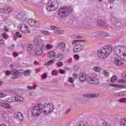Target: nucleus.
<instances>
[{
    "instance_id": "nucleus-42",
    "label": "nucleus",
    "mask_w": 126,
    "mask_h": 126,
    "mask_svg": "<svg viewBox=\"0 0 126 126\" xmlns=\"http://www.w3.org/2000/svg\"><path fill=\"white\" fill-rule=\"evenodd\" d=\"M27 88L29 90H32V89H36V85H33L32 87L29 86H28Z\"/></svg>"
},
{
    "instance_id": "nucleus-57",
    "label": "nucleus",
    "mask_w": 126,
    "mask_h": 126,
    "mask_svg": "<svg viewBox=\"0 0 126 126\" xmlns=\"http://www.w3.org/2000/svg\"><path fill=\"white\" fill-rule=\"evenodd\" d=\"M13 56H14V57H18V56H19V53L14 52L13 53Z\"/></svg>"
},
{
    "instance_id": "nucleus-41",
    "label": "nucleus",
    "mask_w": 126,
    "mask_h": 126,
    "mask_svg": "<svg viewBox=\"0 0 126 126\" xmlns=\"http://www.w3.org/2000/svg\"><path fill=\"white\" fill-rule=\"evenodd\" d=\"M108 26H109V25L107 24V22H106L105 21H102V27L108 28Z\"/></svg>"
},
{
    "instance_id": "nucleus-39",
    "label": "nucleus",
    "mask_w": 126,
    "mask_h": 126,
    "mask_svg": "<svg viewBox=\"0 0 126 126\" xmlns=\"http://www.w3.org/2000/svg\"><path fill=\"white\" fill-rule=\"evenodd\" d=\"M41 33H43L44 35H50V32H48L47 31L42 30L41 31Z\"/></svg>"
},
{
    "instance_id": "nucleus-48",
    "label": "nucleus",
    "mask_w": 126,
    "mask_h": 126,
    "mask_svg": "<svg viewBox=\"0 0 126 126\" xmlns=\"http://www.w3.org/2000/svg\"><path fill=\"white\" fill-rule=\"evenodd\" d=\"M33 27H40V23H39V22L35 21V24L33 26Z\"/></svg>"
},
{
    "instance_id": "nucleus-33",
    "label": "nucleus",
    "mask_w": 126,
    "mask_h": 126,
    "mask_svg": "<svg viewBox=\"0 0 126 126\" xmlns=\"http://www.w3.org/2000/svg\"><path fill=\"white\" fill-rule=\"evenodd\" d=\"M124 96H126V91H122L119 93L120 97H124Z\"/></svg>"
},
{
    "instance_id": "nucleus-61",
    "label": "nucleus",
    "mask_w": 126,
    "mask_h": 126,
    "mask_svg": "<svg viewBox=\"0 0 126 126\" xmlns=\"http://www.w3.org/2000/svg\"><path fill=\"white\" fill-rule=\"evenodd\" d=\"M70 113V108H69L65 113V115H68Z\"/></svg>"
},
{
    "instance_id": "nucleus-4",
    "label": "nucleus",
    "mask_w": 126,
    "mask_h": 126,
    "mask_svg": "<svg viewBox=\"0 0 126 126\" xmlns=\"http://www.w3.org/2000/svg\"><path fill=\"white\" fill-rule=\"evenodd\" d=\"M60 2L59 0H50L47 4L46 9L48 11H54L59 8Z\"/></svg>"
},
{
    "instance_id": "nucleus-23",
    "label": "nucleus",
    "mask_w": 126,
    "mask_h": 126,
    "mask_svg": "<svg viewBox=\"0 0 126 126\" xmlns=\"http://www.w3.org/2000/svg\"><path fill=\"white\" fill-rule=\"evenodd\" d=\"M57 48L58 49H63V48H65V44H64V42H59L57 46Z\"/></svg>"
},
{
    "instance_id": "nucleus-60",
    "label": "nucleus",
    "mask_w": 126,
    "mask_h": 126,
    "mask_svg": "<svg viewBox=\"0 0 126 126\" xmlns=\"http://www.w3.org/2000/svg\"><path fill=\"white\" fill-rule=\"evenodd\" d=\"M2 36L4 39H6V38H7V34L5 32L3 33Z\"/></svg>"
},
{
    "instance_id": "nucleus-22",
    "label": "nucleus",
    "mask_w": 126,
    "mask_h": 126,
    "mask_svg": "<svg viewBox=\"0 0 126 126\" xmlns=\"http://www.w3.org/2000/svg\"><path fill=\"white\" fill-rule=\"evenodd\" d=\"M55 56H56V53L53 51H50L47 54L48 59H53Z\"/></svg>"
},
{
    "instance_id": "nucleus-24",
    "label": "nucleus",
    "mask_w": 126,
    "mask_h": 126,
    "mask_svg": "<svg viewBox=\"0 0 126 126\" xmlns=\"http://www.w3.org/2000/svg\"><path fill=\"white\" fill-rule=\"evenodd\" d=\"M79 80L81 82H83L86 80V75L81 74L79 76Z\"/></svg>"
},
{
    "instance_id": "nucleus-63",
    "label": "nucleus",
    "mask_w": 126,
    "mask_h": 126,
    "mask_svg": "<svg viewBox=\"0 0 126 126\" xmlns=\"http://www.w3.org/2000/svg\"><path fill=\"white\" fill-rule=\"evenodd\" d=\"M74 58H75V59H76V60H79V55H78L77 54H75L74 55Z\"/></svg>"
},
{
    "instance_id": "nucleus-3",
    "label": "nucleus",
    "mask_w": 126,
    "mask_h": 126,
    "mask_svg": "<svg viewBox=\"0 0 126 126\" xmlns=\"http://www.w3.org/2000/svg\"><path fill=\"white\" fill-rule=\"evenodd\" d=\"M73 11V8L71 6H68L67 7H63L59 9L58 15L60 18H65L68 15L72 13Z\"/></svg>"
},
{
    "instance_id": "nucleus-62",
    "label": "nucleus",
    "mask_w": 126,
    "mask_h": 126,
    "mask_svg": "<svg viewBox=\"0 0 126 126\" xmlns=\"http://www.w3.org/2000/svg\"><path fill=\"white\" fill-rule=\"evenodd\" d=\"M118 82H119V83H125V82H126V81L124 80V79H121L118 81Z\"/></svg>"
},
{
    "instance_id": "nucleus-64",
    "label": "nucleus",
    "mask_w": 126,
    "mask_h": 126,
    "mask_svg": "<svg viewBox=\"0 0 126 126\" xmlns=\"http://www.w3.org/2000/svg\"><path fill=\"white\" fill-rule=\"evenodd\" d=\"M57 65L58 66H62L63 65V62H59L58 63H57Z\"/></svg>"
},
{
    "instance_id": "nucleus-15",
    "label": "nucleus",
    "mask_w": 126,
    "mask_h": 126,
    "mask_svg": "<svg viewBox=\"0 0 126 126\" xmlns=\"http://www.w3.org/2000/svg\"><path fill=\"white\" fill-rule=\"evenodd\" d=\"M14 117L15 119H17L19 122H22L23 121V115L20 112L15 113Z\"/></svg>"
},
{
    "instance_id": "nucleus-21",
    "label": "nucleus",
    "mask_w": 126,
    "mask_h": 126,
    "mask_svg": "<svg viewBox=\"0 0 126 126\" xmlns=\"http://www.w3.org/2000/svg\"><path fill=\"white\" fill-rule=\"evenodd\" d=\"M0 105H1V107H3V108H5L6 109H11V106H10V104L5 102H1L0 103Z\"/></svg>"
},
{
    "instance_id": "nucleus-51",
    "label": "nucleus",
    "mask_w": 126,
    "mask_h": 126,
    "mask_svg": "<svg viewBox=\"0 0 126 126\" xmlns=\"http://www.w3.org/2000/svg\"><path fill=\"white\" fill-rule=\"evenodd\" d=\"M48 77V75L46 73L43 74L41 76V78L42 79H45V78H47Z\"/></svg>"
},
{
    "instance_id": "nucleus-1",
    "label": "nucleus",
    "mask_w": 126,
    "mask_h": 126,
    "mask_svg": "<svg viewBox=\"0 0 126 126\" xmlns=\"http://www.w3.org/2000/svg\"><path fill=\"white\" fill-rule=\"evenodd\" d=\"M114 51L112 45H108L101 48L98 51L97 55L100 59H106L110 55V54Z\"/></svg>"
},
{
    "instance_id": "nucleus-14",
    "label": "nucleus",
    "mask_w": 126,
    "mask_h": 126,
    "mask_svg": "<svg viewBox=\"0 0 126 126\" xmlns=\"http://www.w3.org/2000/svg\"><path fill=\"white\" fill-rule=\"evenodd\" d=\"M20 30L24 33H30V31L28 30V27L25 24L21 25Z\"/></svg>"
},
{
    "instance_id": "nucleus-8",
    "label": "nucleus",
    "mask_w": 126,
    "mask_h": 126,
    "mask_svg": "<svg viewBox=\"0 0 126 126\" xmlns=\"http://www.w3.org/2000/svg\"><path fill=\"white\" fill-rule=\"evenodd\" d=\"M46 49V45L42 44L40 46H37L35 47V52L37 56H40L41 54L43 53V50Z\"/></svg>"
},
{
    "instance_id": "nucleus-2",
    "label": "nucleus",
    "mask_w": 126,
    "mask_h": 126,
    "mask_svg": "<svg viewBox=\"0 0 126 126\" xmlns=\"http://www.w3.org/2000/svg\"><path fill=\"white\" fill-rule=\"evenodd\" d=\"M114 53L117 56H120V58L124 62H126V47L123 45L117 46L114 48Z\"/></svg>"
},
{
    "instance_id": "nucleus-16",
    "label": "nucleus",
    "mask_w": 126,
    "mask_h": 126,
    "mask_svg": "<svg viewBox=\"0 0 126 126\" xmlns=\"http://www.w3.org/2000/svg\"><path fill=\"white\" fill-rule=\"evenodd\" d=\"M85 98H96V97H99V94H86L84 95Z\"/></svg>"
},
{
    "instance_id": "nucleus-6",
    "label": "nucleus",
    "mask_w": 126,
    "mask_h": 126,
    "mask_svg": "<svg viewBox=\"0 0 126 126\" xmlns=\"http://www.w3.org/2000/svg\"><path fill=\"white\" fill-rule=\"evenodd\" d=\"M39 108L42 109V112L44 115H49L54 110V105L46 103L43 105L40 104V107Z\"/></svg>"
},
{
    "instance_id": "nucleus-10",
    "label": "nucleus",
    "mask_w": 126,
    "mask_h": 126,
    "mask_svg": "<svg viewBox=\"0 0 126 126\" xmlns=\"http://www.w3.org/2000/svg\"><path fill=\"white\" fill-rule=\"evenodd\" d=\"M114 63L118 66H123L124 63L122 62V60L120 59V57H115L114 59Z\"/></svg>"
},
{
    "instance_id": "nucleus-56",
    "label": "nucleus",
    "mask_w": 126,
    "mask_h": 126,
    "mask_svg": "<svg viewBox=\"0 0 126 126\" xmlns=\"http://www.w3.org/2000/svg\"><path fill=\"white\" fill-rule=\"evenodd\" d=\"M74 71H77L79 69L78 66H75L73 68Z\"/></svg>"
},
{
    "instance_id": "nucleus-36",
    "label": "nucleus",
    "mask_w": 126,
    "mask_h": 126,
    "mask_svg": "<svg viewBox=\"0 0 126 126\" xmlns=\"http://www.w3.org/2000/svg\"><path fill=\"white\" fill-rule=\"evenodd\" d=\"M56 59H58V61H61L63 59V55L62 54H58L56 56Z\"/></svg>"
},
{
    "instance_id": "nucleus-50",
    "label": "nucleus",
    "mask_w": 126,
    "mask_h": 126,
    "mask_svg": "<svg viewBox=\"0 0 126 126\" xmlns=\"http://www.w3.org/2000/svg\"><path fill=\"white\" fill-rule=\"evenodd\" d=\"M4 41L3 39H2V37L0 36V45H3Z\"/></svg>"
},
{
    "instance_id": "nucleus-53",
    "label": "nucleus",
    "mask_w": 126,
    "mask_h": 126,
    "mask_svg": "<svg viewBox=\"0 0 126 126\" xmlns=\"http://www.w3.org/2000/svg\"><path fill=\"white\" fill-rule=\"evenodd\" d=\"M16 35L17 37H18L19 38H21V37H22V35H21V34L20 33V32H16Z\"/></svg>"
},
{
    "instance_id": "nucleus-45",
    "label": "nucleus",
    "mask_w": 126,
    "mask_h": 126,
    "mask_svg": "<svg viewBox=\"0 0 126 126\" xmlns=\"http://www.w3.org/2000/svg\"><path fill=\"white\" fill-rule=\"evenodd\" d=\"M83 40H74L72 41V44H74L75 45L76 43L77 42H84Z\"/></svg>"
},
{
    "instance_id": "nucleus-27",
    "label": "nucleus",
    "mask_w": 126,
    "mask_h": 126,
    "mask_svg": "<svg viewBox=\"0 0 126 126\" xmlns=\"http://www.w3.org/2000/svg\"><path fill=\"white\" fill-rule=\"evenodd\" d=\"M94 38H95V39H101L102 35L101 34V32H95V35L94 36Z\"/></svg>"
},
{
    "instance_id": "nucleus-59",
    "label": "nucleus",
    "mask_w": 126,
    "mask_h": 126,
    "mask_svg": "<svg viewBox=\"0 0 126 126\" xmlns=\"http://www.w3.org/2000/svg\"><path fill=\"white\" fill-rule=\"evenodd\" d=\"M59 72L60 73H62L63 74H64V73H65V70L61 69L59 70Z\"/></svg>"
},
{
    "instance_id": "nucleus-52",
    "label": "nucleus",
    "mask_w": 126,
    "mask_h": 126,
    "mask_svg": "<svg viewBox=\"0 0 126 126\" xmlns=\"http://www.w3.org/2000/svg\"><path fill=\"white\" fill-rule=\"evenodd\" d=\"M93 68L95 70V71H97V72H99V71H100V67L96 66L94 67Z\"/></svg>"
},
{
    "instance_id": "nucleus-58",
    "label": "nucleus",
    "mask_w": 126,
    "mask_h": 126,
    "mask_svg": "<svg viewBox=\"0 0 126 126\" xmlns=\"http://www.w3.org/2000/svg\"><path fill=\"white\" fill-rule=\"evenodd\" d=\"M52 74H53V75H57V74H58V71L54 70L52 71Z\"/></svg>"
},
{
    "instance_id": "nucleus-30",
    "label": "nucleus",
    "mask_w": 126,
    "mask_h": 126,
    "mask_svg": "<svg viewBox=\"0 0 126 126\" xmlns=\"http://www.w3.org/2000/svg\"><path fill=\"white\" fill-rule=\"evenodd\" d=\"M28 23L29 24V25H30V26H33L34 27V25H35V21L33 20H29Z\"/></svg>"
},
{
    "instance_id": "nucleus-35",
    "label": "nucleus",
    "mask_w": 126,
    "mask_h": 126,
    "mask_svg": "<svg viewBox=\"0 0 126 126\" xmlns=\"http://www.w3.org/2000/svg\"><path fill=\"white\" fill-rule=\"evenodd\" d=\"M54 63V60H51L49 62L45 63V65H50V64H53Z\"/></svg>"
},
{
    "instance_id": "nucleus-47",
    "label": "nucleus",
    "mask_w": 126,
    "mask_h": 126,
    "mask_svg": "<svg viewBox=\"0 0 126 126\" xmlns=\"http://www.w3.org/2000/svg\"><path fill=\"white\" fill-rule=\"evenodd\" d=\"M0 13H2V14H4V13H5V8H0Z\"/></svg>"
},
{
    "instance_id": "nucleus-11",
    "label": "nucleus",
    "mask_w": 126,
    "mask_h": 126,
    "mask_svg": "<svg viewBox=\"0 0 126 126\" xmlns=\"http://www.w3.org/2000/svg\"><path fill=\"white\" fill-rule=\"evenodd\" d=\"M83 50V45L81 44H77L75 45L73 51L74 53H78V52H81Z\"/></svg>"
},
{
    "instance_id": "nucleus-19",
    "label": "nucleus",
    "mask_w": 126,
    "mask_h": 126,
    "mask_svg": "<svg viewBox=\"0 0 126 126\" xmlns=\"http://www.w3.org/2000/svg\"><path fill=\"white\" fill-rule=\"evenodd\" d=\"M110 86L114 87V88H126V85H119L118 84H109Z\"/></svg>"
},
{
    "instance_id": "nucleus-31",
    "label": "nucleus",
    "mask_w": 126,
    "mask_h": 126,
    "mask_svg": "<svg viewBox=\"0 0 126 126\" xmlns=\"http://www.w3.org/2000/svg\"><path fill=\"white\" fill-rule=\"evenodd\" d=\"M96 32H89L88 33V36H89L91 38H95V35Z\"/></svg>"
},
{
    "instance_id": "nucleus-5",
    "label": "nucleus",
    "mask_w": 126,
    "mask_h": 126,
    "mask_svg": "<svg viewBox=\"0 0 126 126\" xmlns=\"http://www.w3.org/2000/svg\"><path fill=\"white\" fill-rule=\"evenodd\" d=\"M5 73L7 76L12 74V79L18 78V77H19V76H21L23 75V72H22V70H19L17 71L16 69L14 68L11 69L10 72L9 70H7Z\"/></svg>"
},
{
    "instance_id": "nucleus-43",
    "label": "nucleus",
    "mask_w": 126,
    "mask_h": 126,
    "mask_svg": "<svg viewBox=\"0 0 126 126\" xmlns=\"http://www.w3.org/2000/svg\"><path fill=\"white\" fill-rule=\"evenodd\" d=\"M76 126H87V124L86 123H77L76 124Z\"/></svg>"
},
{
    "instance_id": "nucleus-29",
    "label": "nucleus",
    "mask_w": 126,
    "mask_h": 126,
    "mask_svg": "<svg viewBox=\"0 0 126 126\" xmlns=\"http://www.w3.org/2000/svg\"><path fill=\"white\" fill-rule=\"evenodd\" d=\"M101 39H103V38H106L108 37V33L105 32H101Z\"/></svg>"
},
{
    "instance_id": "nucleus-37",
    "label": "nucleus",
    "mask_w": 126,
    "mask_h": 126,
    "mask_svg": "<svg viewBox=\"0 0 126 126\" xmlns=\"http://www.w3.org/2000/svg\"><path fill=\"white\" fill-rule=\"evenodd\" d=\"M97 24V26H98L99 27H102L103 25V21H102L101 20L98 21Z\"/></svg>"
},
{
    "instance_id": "nucleus-26",
    "label": "nucleus",
    "mask_w": 126,
    "mask_h": 126,
    "mask_svg": "<svg viewBox=\"0 0 126 126\" xmlns=\"http://www.w3.org/2000/svg\"><path fill=\"white\" fill-rule=\"evenodd\" d=\"M121 126H126V119L122 118L120 121Z\"/></svg>"
},
{
    "instance_id": "nucleus-44",
    "label": "nucleus",
    "mask_w": 126,
    "mask_h": 126,
    "mask_svg": "<svg viewBox=\"0 0 126 126\" xmlns=\"http://www.w3.org/2000/svg\"><path fill=\"white\" fill-rule=\"evenodd\" d=\"M31 73V71H30V70H27V71H25L24 74L26 76H29V75Z\"/></svg>"
},
{
    "instance_id": "nucleus-32",
    "label": "nucleus",
    "mask_w": 126,
    "mask_h": 126,
    "mask_svg": "<svg viewBox=\"0 0 126 126\" xmlns=\"http://www.w3.org/2000/svg\"><path fill=\"white\" fill-rule=\"evenodd\" d=\"M5 13L6 14L8 13H10V12H11L12 10V9L11 8V7L5 8Z\"/></svg>"
},
{
    "instance_id": "nucleus-25",
    "label": "nucleus",
    "mask_w": 126,
    "mask_h": 126,
    "mask_svg": "<svg viewBox=\"0 0 126 126\" xmlns=\"http://www.w3.org/2000/svg\"><path fill=\"white\" fill-rule=\"evenodd\" d=\"M15 100L16 102H23L24 99L20 96L16 95L15 97Z\"/></svg>"
},
{
    "instance_id": "nucleus-7",
    "label": "nucleus",
    "mask_w": 126,
    "mask_h": 126,
    "mask_svg": "<svg viewBox=\"0 0 126 126\" xmlns=\"http://www.w3.org/2000/svg\"><path fill=\"white\" fill-rule=\"evenodd\" d=\"M41 104H38L37 106H34L32 110V114L33 116L36 117V116H40L42 111V108H40Z\"/></svg>"
},
{
    "instance_id": "nucleus-17",
    "label": "nucleus",
    "mask_w": 126,
    "mask_h": 126,
    "mask_svg": "<svg viewBox=\"0 0 126 126\" xmlns=\"http://www.w3.org/2000/svg\"><path fill=\"white\" fill-rule=\"evenodd\" d=\"M90 29H93V25L91 24L90 23L85 22L84 30H90Z\"/></svg>"
},
{
    "instance_id": "nucleus-34",
    "label": "nucleus",
    "mask_w": 126,
    "mask_h": 126,
    "mask_svg": "<svg viewBox=\"0 0 126 126\" xmlns=\"http://www.w3.org/2000/svg\"><path fill=\"white\" fill-rule=\"evenodd\" d=\"M117 80V76L114 75L112 78H111L110 82L111 83H114L115 81Z\"/></svg>"
},
{
    "instance_id": "nucleus-38",
    "label": "nucleus",
    "mask_w": 126,
    "mask_h": 126,
    "mask_svg": "<svg viewBox=\"0 0 126 126\" xmlns=\"http://www.w3.org/2000/svg\"><path fill=\"white\" fill-rule=\"evenodd\" d=\"M119 102H120V103H125V102H126V98L123 97V98H120L119 100Z\"/></svg>"
},
{
    "instance_id": "nucleus-20",
    "label": "nucleus",
    "mask_w": 126,
    "mask_h": 126,
    "mask_svg": "<svg viewBox=\"0 0 126 126\" xmlns=\"http://www.w3.org/2000/svg\"><path fill=\"white\" fill-rule=\"evenodd\" d=\"M110 22L113 25H116L119 22V20L115 17H113L110 19Z\"/></svg>"
},
{
    "instance_id": "nucleus-40",
    "label": "nucleus",
    "mask_w": 126,
    "mask_h": 126,
    "mask_svg": "<svg viewBox=\"0 0 126 126\" xmlns=\"http://www.w3.org/2000/svg\"><path fill=\"white\" fill-rule=\"evenodd\" d=\"M103 74L104 75H105V76H109V75H110V73H109V72L106 70H103Z\"/></svg>"
},
{
    "instance_id": "nucleus-46",
    "label": "nucleus",
    "mask_w": 126,
    "mask_h": 126,
    "mask_svg": "<svg viewBox=\"0 0 126 126\" xmlns=\"http://www.w3.org/2000/svg\"><path fill=\"white\" fill-rule=\"evenodd\" d=\"M62 52L63 53H64V54L66 55V54H68V53H69V50H68V49H63V50H62Z\"/></svg>"
},
{
    "instance_id": "nucleus-28",
    "label": "nucleus",
    "mask_w": 126,
    "mask_h": 126,
    "mask_svg": "<svg viewBox=\"0 0 126 126\" xmlns=\"http://www.w3.org/2000/svg\"><path fill=\"white\" fill-rule=\"evenodd\" d=\"M79 28H80V29H84V27L85 26V23H83L82 22H80L79 23Z\"/></svg>"
},
{
    "instance_id": "nucleus-13",
    "label": "nucleus",
    "mask_w": 126,
    "mask_h": 126,
    "mask_svg": "<svg viewBox=\"0 0 126 126\" xmlns=\"http://www.w3.org/2000/svg\"><path fill=\"white\" fill-rule=\"evenodd\" d=\"M51 29L55 30V32L57 33V34H63V31L62 30H61L59 28H58L55 26H51Z\"/></svg>"
},
{
    "instance_id": "nucleus-54",
    "label": "nucleus",
    "mask_w": 126,
    "mask_h": 126,
    "mask_svg": "<svg viewBox=\"0 0 126 126\" xmlns=\"http://www.w3.org/2000/svg\"><path fill=\"white\" fill-rule=\"evenodd\" d=\"M52 47V44H47L46 46V48H47L48 50H50Z\"/></svg>"
},
{
    "instance_id": "nucleus-12",
    "label": "nucleus",
    "mask_w": 126,
    "mask_h": 126,
    "mask_svg": "<svg viewBox=\"0 0 126 126\" xmlns=\"http://www.w3.org/2000/svg\"><path fill=\"white\" fill-rule=\"evenodd\" d=\"M17 18L20 21H25L26 20V15L23 12H20L17 15Z\"/></svg>"
},
{
    "instance_id": "nucleus-9",
    "label": "nucleus",
    "mask_w": 126,
    "mask_h": 126,
    "mask_svg": "<svg viewBox=\"0 0 126 126\" xmlns=\"http://www.w3.org/2000/svg\"><path fill=\"white\" fill-rule=\"evenodd\" d=\"M87 81L89 84H98L99 83V79L93 77H89L87 79Z\"/></svg>"
},
{
    "instance_id": "nucleus-18",
    "label": "nucleus",
    "mask_w": 126,
    "mask_h": 126,
    "mask_svg": "<svg viewBox=\"0 0 126 126\" xmlns=\"http://www.w3.org/2000/svg\"><path fill=\"white\" fill-rule=\"evenodd\" d=\"M42 41L41 40H38L37 38H35L33 40V46L36 47H41V44Z\"/></svg>"
},
{
    "instance_id": "nucleus-49",
    "label": "nucleus",
    "mask_w": 126,
    "mask_h": 126,
    "mask_svg": "<svg viewBox=\"0 0 126 126\" xmlns=\"http://www.w3.org/2000/svg\"><path fill=\"white\" fill-rule=\"evenodd\" d=\"M68 81L70 82V83H73V81H74V78H69L68 79Z\"/></svg>"
},
{
    "instance_id": "nucleus-55",
    "label": "nucleus",
    "mask_w": 126,
    "mask_h": 126,
    "mask_svg": "<svg viewBox=\"0 0 126 126\" xmlns=\"http://www.w3.org/2000/svg\"><path fill=\"white\" fill-rule=\"evenodd\" d=\"M3 97H5V94H3L2 92H0V98H3Z\"/></svg>"
}]
</instances>
